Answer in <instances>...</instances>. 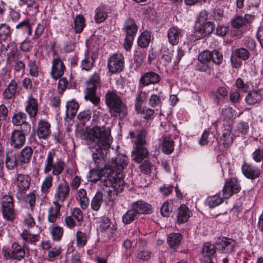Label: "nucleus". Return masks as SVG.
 I'll return each mask as SVG.
<instances>
[{"label": "nucleus", "mask_w": 263, "mask_h": 263, "mask_svg": "<svg viewBox=\"0 0 263 263\" xmlns=\"http://www.w3.org/2000/svg\"><path fill=\"white\" fill-rule=\"evenodd\" d=\"M77 200L79 201L81 207L86 209L89 203V199L87 196V193L85 189H80L77 192Z\"/></svg>", "instance_id": "obj_36"}, {"label": "nucleus", "mask_w": 263, "mask_h": 263, "mask_svg": "<svg viewBox=\"0 0 263 263\" xmlns=\"http://www.w3.org/2000/svg\"><path fill=\"white\" fill-rule=\"evenodd\" d=\"M16 28L21 29L23 31L26 32L28 35H31L32 34L31 26L28 20L21 22L16 26Z\"/></svg>", "instance_id": "obj_56"}, {"label": "nucleus", "mask_w": 263, "mask_h": 263, "mask_svg": "<svg viewBox=\"0 0 263 263\" xmlns=\"http://www.w3.org/2000/svg\"><path fill=\"white\" fill-rule=\"evenodd\" d=\"M139 216L137 212L131 207V209L127 210L123 215L122 221L124 224H128L138 218Z\"/></svg>", "instance_id": "obj_37"}, {"label": "nucleus", "mask_w": 263, "mask_h": 263, "mask_svg": "<svg viewBox=\"0 0 263 263\" xmlns=\"http://www.w3.org/2000/svg\"><path fill=\"white\" fill-rule=\"evenodd\" d=\"M50 230L53 240L59 241L61 239L63 234V229L62 227L53 226Z\"/></svg>", "instance_id": "obj_51"}, {"label": "nucleus", "mask_w": 263, "mask_h": 263, "mask_svg": "<svg viewBox=\"0 0 263 263\" xmlns=\"http://www.w3.org/2000/svg\"><path fill=\"white\" fill-rule=\"evenodd\" d=\"M87 139L89 147L97 145L107 149L111 143L110 130L105 126H95L87 132Z\"/></svg>", "instance_id": "obj_2"}, {"label": "nucleus", "mask_w": 263, "mask_h": 263, "mask_svg": "<svg viewBox=\"0 0 263 263\" xmlns=\"http://www.w3.org/2000/svg\"><path fill=\"white\" fill-rule=\"evenodd\" d=\"M161 80L160 76L154 71H149L144 73L140 79V83L144 86L158 83Z\"/></svg>", "instance_id": "obj_20"}, {"label": "nucleus", "mask_w": 263, "mask_h": 263, "mask_svg": "<svg viewBox=\"0 0 263 263\" xmlns=\"http://www.w3.org/2000/svg\"><path fill=\"white\" fill-rule=\"evenodd\" d=\"M86 84L85 99L89 100L95 105H97L100 103V98L96 95L97 89L101 86L99 74L95 72Z\"/></svg>", "instance_id": "obj_7"}, {"label": "nucleus", "mask_w": 263, "mask_h": 263, "mask_svg": "<svg viewBox=\"0 0 263 263\" xmlns=\"http://www.w3.org/2000/svg\"><path fill=\"white\" fill-rule=\"evenodd\" d=\"M153 164L148 160H144L139 166L140 172L145 174L151 173Z\"/></svg>", "instance_id": "obj_64"}, {"label": "nucleus", "mask_w": 263, "mask_h": 263, "mask_svg": "<svg viewBox=\"0 0 263 263\" xmlns=\"http://www.w3.org/2000/svg\"><path fill=\"white\" fill-rule=\"evenodd\" d=\"M26 115L23 112H15L12 118V123L15 126L23 125L26 128L24 131L29 132L30 130V126L29 124L26 121Z\"/></svg>", "instance_id": "obj_26"}, {"label": "nucleus", "mask_w": 263, "mask_h": 263, "mask_svg": "<svg viewBox=\"0 0 263 263\" xmlns=\"http://www.w3.org/2000/svg\"><path fill=\"white\" fill-rule=\"evenodd\" d=\"M221 140L225 147H229L233 142L234 136L230 129H224L223 131Z\"/></svg>", "instance_id": "obj_43"}, {"label": "nucleus", "mask_w": 263, "mask_h": 263, "mask_svg": "<svg viewBox=\"0 0 263 263\" xmlns=\"http://www.w3.org/2000/svg\"><path fill=\"white\" fill-rule=\"evenodd\" d=\"M79 104L74 100L68 101L66 105V115L67 118L72 119L76 115L79 109Z\"/></svg>", "instance_id": "obj_35"}, {"label": "nucleus", "mask_w": 263, "mask_h": 263, "mask_svg": "<svg viewBox=\"0 0 263 263\" xmlns=\"http://www.w3.org/2000/svg\"><path fill=\"white\" fill-rule=\"evenodd\" d=\"M18 57L19 52L17 48L15 47L12 48L7 54V59L10 63L18 61Z\"/></svg>", "instance_id": "obj_62"}, {"label": "nucleus", "mask_w": 263, "mask_h": 263, "mask_svg": "<svg viewBox=\"0 0 263 263\" xmlns=\"http://www.w3.org/2000/svg\"><path fill=\"white\" fill-rule=\"evenodd\" d=\"M3 254L6 258H13L20 260L24 257L25 252L17 243L14 242L11 249L4 248Z\"/></svg>", "instance_id": "obj_13"}, {"label": "nucleus", "mask_w": 263, "mask_h": 263, "mask_svg": "<svg viewBox=\"0 0 263 263\" xmlns=\"http://www.w3.org/2000/svg\"><path fill=\"white\" fill-rule=\"evenodd\" d=\"M163 52L162 59H163L167 63H170L172 61V50L166 46H163L162 48Z\"/></svg>", "instance_id": "obj_63"}, {"label": "nucleus", "mask_w": 263, "mask_h": 263, "mask_svg": "<svg viewBox=\"0 0 263 263\" xmlns=\"http://www.w3.org/2000/svg\"><path fill=\"white\" fill-rule=\"evenodd\" d=\"M127 157L125 155H118L106 167L104 173L105 179L102 180V183L104 186L110 188L107 191L110 198L112 194L117 195L124 190L125 182L122 172L127 166Z\"/></svg>", "instance_id": "obj_1"}, {"label": "nucleus", "mask_w": 263, "mask_h": 263, "mask_svg": "<svg viewBox=\"0 0 263 263\" xmlns=\"http://www.w3.org/2000/svg\"><path fill=\"white\" fill-rule=\"evenodd\" d=\"M50 124L45 120H40L37 124L36 134L40 139H47L51 132Z\"/></svg>", "instance_id": "obj_19"}, {"label": "nucleus", "mask_w": 263, "mask_h": 263, "mask_svg": "<svg viewBox=\"0 0 263 263\" xmlns=\"http://www.w3.org/2000/svg\"><path fill=\"white\" fill-rule=\"evenodd\" d=\"M182 239V235L179 233L170 234L167 238V242L171 248H174L179 245Z\"/></svg>", "instance_id": "obj_39"}, {"label": "nucleus", "mask_w": 263, "mask_h": 263, "mask_svg": "<svg viewBox=\"0 0 263 263\" xmlns=\"http://www.w3.org/2000/svg\"><path fill=\"white\" fill-rule=\"evenodd\" d=\"M106 103L115 117H124L127 114L126 106L114 91H108L105 95Z\"/></svg>", "instance_id": "obj_4"}, {"label": "nucleus", "mask_w": 263, "mask_h": 263, "mask_svg": "<svg viewBox=\"0 0 263 263\" xmlns=\"http://www.w3.org/2000/svg\"><path fill=\"white\" fill-rule=\"evenodd\" d=\"M33 150L30 147L26 146L21 152L20 160L21 162L28 163L30 162L32 156Z\"/></svg>", "instance_id": "obj_42"}, {"label": "nucleus", "mask_w": 263, "mask_h": 263, "mask_svg": "<svg viewBox=\"0 0 263 263\" xmlns=\"http://www.w3.org/2000/svg\"><path fill=\"white\" fill-rule=\"evenodd\" d=\"M103 202V194L101 192H97L91 201V208L92 210L98 211L100 209Z\"/></svg>", "instance_id": "obj_41"}, {"label": "nucleus", "mask_w": 263, "mask_h": 263, "mask_svg": "<svg viewBox=\"0 0 263 263\" xmlns=\"http://www.w3.org/2000/svg\"><path fill=\"white\" fill-rule=\"evenodd\" d=\"M214 25L211 22H208L202 25L197 31V33H201L200 36L204 37L211 34L214 30Z\"/></svg>", "instance_id": "obj_40"}, {"label": "nucleus", "mask_w": 263, "mask_h": 263, "mask_svg": "<svg viewBox=\"0 0 263 263\" xmlns=\"http://www.w3.org/2000/svg\"><path fill=\"white\" fill-rule=\"evenodd\" d=\"M74 30L77 33H81L85 26V19L82 15L78 14L74 20Z\"/></svg>", "instance_id": "obj_47"}, {"label": "nucleus", "mask_w": 263, "mask_h": 263, "mask_svg": "<svg viewBox=\"0 0 263 263\" xmlns=\"http://www.w3.org/2000/svg\"><path fill=\"white\" fill-rule=\"evenodd\" d=\"M65 162L58 158L54 150L48 152L44 163V172L45 174L51 172L54 176H59L64 170Z\"/></svg>", "instance_id": "obj_3"}, {"label": "nucleus", "mask_w": 263, "mask_h": 263, "mask_svg": "<svg viewBox=\"0 0 263 263\" xmlns=\"http://www.w3.org/2000/svg\"><path fill=\"white\" fill-rule=\"evenodd\" d=\"M53 177L51 175L48 174L44 179L41 186L42 192L47 194L52 185Z\"/></svg>", "instance_id": "obj_53"}, {"label": "nucleus", "mask_w": 263, "mask_h": 263, "mask_svg": "<svg viewBox=\"0 0 263 263\" xmlns=\"http://www.w3.org/2000/svg\"><path fill=\"white\" fill-rule=\"evenodd\" d=\"M54 57L52 61V68L50 72L51 77L54 79L61 77L64 72L65 66L62 60L53 51Z\"/></svg>", "instance_id": "obj_16"}, {"label": "nucleus", "mask_w": 263, "mask_h": 263, "mask_svg": "<svg viewBox=\"0 0 263 263\" xmlns=\"http://www.w3.org/2000/svg\"><path fill=\"white\" fill-rule=\"evenodd\" d=\"M24 129L14 130L9 138L10 145L15 148H20L25 143V133Z\"/></svg>", "instance_id": "obj_17"}, {"label": "nucleus", "mask_w": 263, "mask_h": 263, "mask_svg": "<svg viewBox=\"0 0 263 263\" xmlns=\"http://www.w3.org/2000/svg\"><path fill=\"white\" fill-rule=\"evenodd\" d=\"M234 53L237 58L244 61L248 59L250 55L249 51L245 48H241L235 50Z\"/></svg>", "instance_id": "obj_60"}, {"label": "nucleus", "mask_w": 263, "mask_h": 263, "mask_svg": "<svg viewBox=\"0 0 263 263\" xmlns=\"http://www.w3.org/2000/svg\"><path fill=\"white\" fill-rule=\"evenodd\" d=\"M124 30L126 33V36L124 43V47L126 50L129 49L133 44L134 36L136 35L138 26L135 21L132 18H128L124 26Z\"/></svg>", "instance_id": "obj_9"}, {"label": "nucleus", "mask_w": 263, "mask_h": 263, "mask_svg": "<svg viewBox=\"0 0 263 263\" xmlns=\"http://www.w3.org/2000/svg\"><path fill=\"white\" fill-rule=\"evenodd\" d=\"M27 65L29 74L33 77H37L39 74V69L36 61L29 60Z\"/></svg>", "instance_id": "obj_52"}, {"label": "nucleus", "mask_w": 263, "mask_h": 263, "mask_svg": "<svg viewBox=\"0 0 263 263\" xmlns=\"http://www.w3.org/2000/svg\"><path fill=\"white\" fill-rule=\"evenodd\" d=\"M70 192V187L68 182L64 180L63 182L59 183L55 189L54 194L55 201L63 202L68 197Z\"/></svg>", "instance_id": "obj_14"}, {"label": "nucleus", "mask_w": 263, "mask_h": 263, "mask_svg": "<svg viewBox=\"0 0 263 263\" xmlns=\"http://www.w3.org/2000/svg\"><path fill=\"white\" fill-rule=\"evenodd\" d=\"M61 205L57 201H53V204L49 208L47 213L48 221L54 223L60 218Z\"/></svg>", "instance_id": "obj_22"}, {"label": "nucleus", "mask_w": 263, "mask_h": 263, "mask_svg": "<svg viewBox=\"0 0 263 263\" xmlns=\"http://www.w3.org/2000/svg\"><path fill=\"white\" fill-rule=\"evenodd\" d=\"M151 40V34L148 31L142 32L139 36L138 39V45L142 47L145 48L149 44Z\"/></svg>", "instance_id": "obj_46"}, {"label": "nucleus", "mask_w": 263, "mask_h": 263, "mask_svg": "<svg viewBox=\"0 0 263 263\" xmlns=\"http://www.w3.org/2000/svg\"><path fill=\"white\" fill-rule=\"evenodd\" d=\"M1 210L3 218L6 221H13L16 217L14 200L10 195H6L1 198Z\"/></svg>", "instance_id": "obj_6"}, {"label": "nucleus", "mask_w": 263, "mask_h": 263, "mask_svg": "<svg viewBox=\"0 0 263 263\" xmlns=\"http://www.w3.org/2000/svg\"><path fill=\"white\" fill-rule=\"evenodd\" d=\"M246 101L250 105L259 103L263 100V89L253 90L246 97Z\"/></svg>", "instance_id": "obj_25"}, {"label": "nucleus", "mask_w": 263, "mask_h": 263, "mask_svg": "<svg viewBox=\"0 0 263 263\" xmlns=\"http://www.w3.org/2000/svg\"><path fill=\"white\" fill-rule=\"evenodd\" d=\"M228 95L227 88L223 86L218 87L212 92L213 100L217 104H219L228 96Z\"/></svg>", "instance_id": "obj_29"}, {"label": "nucleus", "mask_w": 263, "mask_h": 263, "mask_svg": "<svg viewBox=\"0 0 263 263\" xmlns=\"http://www.w3.org/2000/svg\"><path fill=\"white\" fill-rule=\"evenodd\" d=\"M182 31L176 26L171 27L167 31L168 42L173 46L177 45L182 37Z\"/></svg>", "instance_id": "obj_24"}, {"label": "nucleus", "mask_w": 263, "mask_h": 263, "mask_svg": "<svg viewBox=\"0 0 263 263\" xmlns=\"http://www.w3.org/2000/svg\"><path fill=\"white\" fill-rule=\"evenodd\" d=\"M14 72L15 76L18 77H22L25 72V64L21 61L14 62Z\"/></svg>", "instance_id": "obj_49"}, {"label": "nucleus", "mask_w": 263, "mask_h": 263, "mask_svg": "<svg viewBox=\"0 0 263 263\" xmlns=\"http://www.w3.org/2000/svg\"><path fill=\"white\" fill-rule=\"evenodd\" d=\"M125 65L124 57L120 53H115L108 60V70L111 73H119L123 70Z\"/></svg>", "instance_id": "obj_10"}, {"label": "nucleus", "mask_w": 263, "mask_h": 263, "mask_svg": "<svg viewBox=\"0 0 263 263\" xmlns=\"http://www.w3.org/2000/svg\"><path fill=\"white\" fill-rule=\"evenodd\" d=\"M10 36V26L5 23L0 24V40L5 41Z\"/></svg>", "instance_id": "obj_55"}, {"label": "nucleus", "mask_w": 263, "mask_h": 263, "mask_svg": "<svg viewBox=\"0 0 263 263\" xmlns=\"http://www.w3.org/2000/svg\"><path fill=\"white\" fill-rule=\"evenodd\" d=\"M31 180L30 177L27 174H16L14 183L16 186L17 198H22L24 192H26L29 189Z\"/></svg>", "instance_id": "obj_8"}, {"label": "nucleus", "mask_w": 263, "mask_h": 263, "mask_svg": "<svg viewBox=\"0 0 263 263\" xmlns=\"http://www.w3.org/2000/svg\"><path fill=\"white\" fill-rule=\"evenodd\" d=\"M26 192H24L22 198H17L19 200H23L27 203H28L30 206H34L35 202V197L33 193H30L26 194Z\"/></svg>", "instance_id": "obj_59"}, {"label": "nucleus", "mask_w": 263, "mask_h": 263, "mask_svg": "<svg viewBox=\"0 0 263 263\" xmlns=\"http://www.w3.org/2000/svg\"><path fill=\"white\" fill-rule=\"evenodd\" d=\"M216 246L205 242L202 248L203 256H213L216 252Z\"/></svg>", "instance_id": "obj_50"}, {"label": "nucleus", "mask_w": 263, "mask_h": 263, "mask_svg": "<svg viewBox=\"0 0 263 263\" xmlns=\"http://www.w3.org/2000/svg\"><path fill=\"white\" fill-rule=\"evenodd\" d=\"M24 240L29 242H35L39 240V236L36 234H31L27 230H24L21 234Z\"/></svg>", "instance_id": "obj_57"}, {"label": "nucleus", "mask_w": 263, "mask_h": 263, "mask_svg": "<svg viewBox=\"0 0 263 263\" xmlns=\"http://www.w3.org/2000/svg\"><path fill=\"white\" fill-rule=\"evenodd\" d=\"M241 189L240 184L236 178H231L226 182L223 188L224 198L228 199L233 194L237 193Z\"/></svg>", "instance_id": "obj_15"}, {"label": "nucleus", "mask_w": 263, "mask_h": 263, "mask_svg": "<svg viewBox=\"0 0 263 263\" xmlns=\"http://www.w3.org/2000/svg\"><path fill=\"white\" fill-rule=\"evenodd\" d=\"M62 248L60 247H56L51 248L49 250L47 257L49 261H53L62 252Z\"/></svg>", "instance_id": "obj_58"}, {"label": "nucleus", "mask_w": 263, "mask_h": 263, "mask_svg": "<svg viewBox=\"0 0 263 263\" xmlns=\"http://www.w3.org/2000/svg\"><path fill=\"white\" fill-rule=\"evenodd\" d=\"M207 202L210 208H215L223 202V199L218 196L215 195L209 197Z\"/></svg>", "instance_id": "obj_61"}, {"label": "nucleus", "mask_w": 263, "mask_h": 263, "mask_svg": "<svg viewBox=\"0 0 263 263\" xmlns=\"http://www.w3.org/2000/svg\"><path fill=\"white\" fill-rule=\"evenodd\" d=\"M198 60L203 64L212 61L214 64L219 65L222 62L223 56L216 50H214L212 51L205 50L199 55Z\"/></svg>", "instance_id": "obj_11"}, {"label": "nucleus", "mask_w": 263, "mask_h": 263, "mask_svg": "<svg viewBox=\"0 0 263 263\" xmlns=\"http://www.w3.org/2000/svg\"><path fill=\"white\" fill-rule=\"evenodd\" d=\"M25 110L30 118H35L38 112V103L32 95L28 97Z\"/></svg>", "instance_id": "obj_27"}, {"label": "nucleus", "mask_w": 263, "mask_h": 263, "mask_svg": "<svg viewBox=\"0 0 263 263\" xmlns=\"http://www.w3.org/2000/svg\"><path fill=\"white\" fill-rule=\"evenodd\" d=\"M106 170V167L105 169H100L99 168L95 167L90 170L88 175V180L92 182H97L99 181L101 177H103V179H101V183L102 186H104L102 183V180L105 179L104 173Z\"/></svg>", "instance_id": "obj_28"}, {"label": "nucleus", "mask_w": 263, "mask_h": 263, "mask_svg": "<svg viewBox=\"0 0 263 263\" xmlns=\"http://www.w3.org/2000/svg\"><path fill=\"white\" fill-rule=\"evenodd\" d=\"M146 132L144 130H141L135 138L136 148L133 152L132 157L133 159L138 163L141 162L148 155V152L145 147L146 145Z\"/></svg>", "instance_id": "obj_5"}, {"label": "nucleus", "mask_w": 263, "mask_h": 263, "mask_svg": "<svg viewBox=\"0 0 263 263\" xmlns=\"http://www.w3.org/2000/svg\"><path fill=\"white\" fill-rule=\"evenodd\" d=\"M243 175L248 178L254 179L260 174V170L252 164L245 162L241 166Z\"/></svg>", "instance_id": "obj_23"}, {"label": "nucleus", "mask_w": 263, "mask_h": 263, "mask_svg": "<svg viewBox=\"0 0 263 263\" xmlns=\"http://www.w3.org/2000/svg\"><path fill=\"white\" fill-rule=\"evenodd\" d=\"M100 230L102 232H106L110 234L115 233L116 228L112 224L110 220L108 218H103L100 225Z\"/></svg>", "instance_id": "obj_34"}, {"label": "nucleus", "mask_w": 263, "mask_h": 263, "mask_svg": "<svg viewBox=\"0 0 263 263\" xmlns=\"http://www.w3.org/2000/svg\"><path fill=\"white\" fill-rule=\"evenodd\" d=\"M162 104L160 95H152L148 99V104L153 108L161 107Z\"/></svg>", "instance_id": "obj_54"}, {"label": "nucleus", "mask_w": 263, "mask_h": 263, "mask_svg": "<svg viewBox=\"0 0 263 263\" xmlns=\"http://www.w3.org/2000/svg\"><path fill=\"white\" fill-rule=\"evenodd\" d=\"M138 114H140L143 115L142 117L145 120H151L154 118L155 114V110L146 107H141V110H136Z\"/></svg>", "instance_id": "obj_48"}, {"label": "nucleus", "mask_w": 263, "mask_h": 263, "mask_svg": "<svg viewBox=\"0 0 263 263\" xmlns=\"http://www.w3.org/2000/svg\"><path fill=\"white\" fill-rule=\"evenodd\" d=\"M147 97V92L139 90L136 95L135 102V110H141V107L143 103L146 101Z\"/></svg>", "instance_id": "obj_38"}, {"label": "nucleus", "mask_w": 263, "mask_h": 263, "mask_svg": "<svg viewBox=\"0 0 263 263\" xmlns=\"http://www.w3.org/2000/svg\"><path fill=\"white\" fill-rule=\"evenodd\" d=\"M90 148L95 150V151H92V157L95 167L105 169L106 166L105 157L107 153V149H104L98 145L96 147Z\"/></svg>", "instance_id": "obj_12"}, {"label": "nucleus", "mask_w": 263, "mask_h": 263, "mask_svg": "<svg viewBox=\"0 0 263 263\" xmlns=\"http://www.w3.org/2000/svg\"><path fill=\"white\" fill-rule=\"evenodd\" d=\"M190 212L184 204H181L178 209L177 222L179 224L186 222L190 217Z\"/></svg>", "instance_id": "obj_30"}, {"label": "nucleus", "mask_w": 263, "mask_h": 263, "mask_svg": "<svg viewBox=\"0 0 263 263\" xmlns=\"http://www.w3.org/2000/svg\"><path fill=\"white\" fill-rule=\"evenodd\" d=\"M88 234L78 230L76 233V246L79 248H83L87 243L89 239Z\"/></svg>", "instance_id": "obj_33"}, {"label": "nucleus", "mask_w": 263, "mask_h": 263, "mask_svg": "<svg viewBox=\"0 0 263 263\" xmlns=\"http://www.w3.org/2000/svg\"><path fill=\"white\" fill-rule=\"evenodd\" d=\"M162 152L166 154H170L174 151V141L168 137L163 138L162 143Z\"/></svg>", "instance_id": "obj_44"}, {"label": "nucleus", "mask_w": 263, "mask_h": 263, "mask_svg": "<svg viewBox=\"0 0 263 263\" xmlns=\"http://www.w3.org/2000/svg\"><path fill=\"white\" fill-rule=\"evenodd\" d=\"M107 17L108 13L105 7L100 6L96 9L93 18L96 23L99 24L104 22Z\"/></svg>", "instance_id": "obj_32"}, {"label": "nucleus", "mask_w": 263, "mask_h": 263, "mask_svg": "<svg viewBox=\"0 0 263 263\" xmlns=\"http://www.w3.org/2000/svg\"><path fill=\"white\" fill-rule=\"evenodd\" d=\"M131 207L134 209L139 216L140 214H148L152 213L151 205L142 200L132 203Z\"/></svg>", "instance_id": "obj_21"}, {"label": "nucleus", "mask_w": 263, "mask_h": 263, "mask_svg": "<svg viewBox=\"0 0 263 263\" xmlns=\"http://www.w3.org/2000/svg\"><path fill=\"white\" fill-rule=\"evenodd\" d=\"M6 166L8 170H13L17 166V157L15 154H7L6 158Z\"/></svg>", "instance_id": "obj_45"}, {"label": "nucleus", "mask_w": 263, "mask_h": 263, "mask_svg": "<svg viewBox=\"0 0 263 263\" xmlns=\"http://www.w3.org/2000/svg\"><path fill=\"white\" fill-rule=\"evenodd\" d=\"M236 242L230 238L223 237L216 241V249L223 253H231L234 251Z\"/></svg>", "instance_id": "obj_18"}, {"label": "nucleus", "mask_w": 263, "mask_h": 263, "mask_svg": "<svg viewBox=\"0 0 263 263\" xmlns=\"http://www.w3.org/2000/svg\"><path fill=\"white\" fill-rule=\"evenodd\" d=\"M17 88V82L12 80L3 92V96L6 99H12L16 93Z\"/></svg>", "instance_id": "obj_31"}]
</instances>
